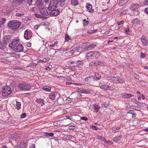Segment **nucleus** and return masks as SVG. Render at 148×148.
I'll return each instance as SVG.
<instances>
[{"label": "nucleus", "mask_w": 148, "mask_h": 148, "mask_svg": "<svg viewBox=\"0 0 148 148\" xmlns=\"http://www.w3.org/2000/svg\"><path fill=\"white\" fill-rule=\"evenodd\" d=\"M81 119L85 121H87L88 120V118L85 117H81Z\"/></svg>", "instance_id": "obj_47"}, {"label": "nucleus", "mask_w": 148, "mask_h": 148, "mask_svg": "<svg viewBox=\"0 0 148 148\" xmlns=\"http://www.w3.org/2000/svg\"><path fill=\"white\" fill-rule=\"evenodd\" d=\"M17 102L16 106H17V108L18 110H19L21 106V103L19 102Z\"/></svg>", "instance_id": "obj_36"}, {"label": "nucleus", "mask_w": 148, "mask_h": 148, "mask_svg": "<svg viewBox=\"0 0 148 148\" xmlns=\"http://www.w3.org/2000/svg\"><path fill=\"white\" fill-rule=\"evenodd\" d=\"M18 39L15 38L14 39L12 42L9 44V46L11 48L15 49L17 45H18Z\"/></svg>", "instance_id": "obj_5"}, {"label": "nucleus", "mask_w": 148, "mask_h": 148, "mask_svg": "<svg viewBox=\"0 0 148 148\" xmlns=\"http://www.w3.org/2000/svg\"><path fill=\"white\" fill-rule=\"evenodd\" d=\"M119 79V77H113L112 81L114 82L117 83L118 82Z\"/></svg>", "instance_id": "obj_28"}, {"label": "nucleus", "mask_w": 148, "mask_h": 148, "mask_svg": "<svg viewBox=\"0 0 148 148\" xmlns=\"http://www.w3.org/2000/svg\"><path fill=\"white\" fill-rule=\"evenodd\" d=\"M60 125L59 123H58V121H56L54 122L53 125L55 126H57Z\"/></svg>", "instance_id": "obj_44"}, {"label": "nucleus", "mask_w": 148, "mask_h": 148, "mask_svg": "<svg viewBox=\"0 0 148 148\" xmlns=\"http://www.w3.org/2000/svg\"><path fill=\"white\" fill-rule=\"evenodd\" d=\"M50 99L52 100L55 99V96L54 93L53 92L51 93L50 94L49 96Z\"/></svg>", "instance_id": "obj_26"}, {"label": "nucleus", "mask_w": 148, "mask_h": 148, "mask_svg": "<svg viewBox=\"0 0 148 148\" xmlns=\"http://www.w3.org/2000/svg\"><path fill=\"white\" fill-rule=\"evenodd\" d=\"M96 45V44H91L89 45H86V47L87 48V50L88 49H91L92 48H94Z\"/></svg>", "instance_id": "obj_19"}, {"label": "nucleus", "mask_w": 148, "mask_h": 148, "mask_svg": "<svg viewBox=\"0 0 148 148\" xmlns=\"http://www.w3.org/2000/svg\"><path fill=\"white\" fill-rule=\"evenodd\" d=\"M35 145L34 144L32 145L29 147V148H35Z\"/></svg>", "instance_id": "obj_62"}, {"label": "nucleus", "mask_w": 148, "mask_h": 148, "mask_svg": "<svg viewBox=\"0 0 148 148\" xmlns=\"http://www.w3.org/2000/svg\"><path fill=\"white\" fill-rule=\"evenodd\" d=\"M45 135L49 136H53L54 135V134L52 133H48L47 132H45Z\"/></svg>", "instance_id": "obj_34"}, {"label": "nucleus", "mask_w": 148, "mask_h": 148, "mask_svg": "<svg viewBox=\"0 0 148 148\" xmlns=\"http://www.w3.org/2000/svg\"><path fill=\"white\" fill-rule=\"evenodd\" d=\"M94 77H95L96 78V79H96V80H99L101 78V75L98 73H95V76Z\"/></svg>", "instance_id": "obj_30"}, {"label": "nucleus", "mask_w": 148, "mask_h": 148, "mask_svg": "<svg viewBox=\"0 0 148 148\" xmlns=\"http://www.w3.org/2000/svg\"><path fill=\"white\" fill-rule=\"evenodd\" d=\"M26 115L25 113H23L21 115V117L22 118H24L25 117Z\"/></svg>", "instance_id": "obj_50"}, {"label": "nucleus", "mask_w": 148, "mask_h": 148, "mask_svg": "<svg viewBox=\"0 0 148 148\" xmlns=\"http://www.w3.org/2000/svg\"><path fill=\"white\" fill-rule=\"evenodd\" d=\"M33 0H27V3L29 5L32 4Z\"/></svg>", "instance_id": "obj_46"}, {"label": "nucleus", "mask_w": 148, "mask_h": 148, "mask_svg": "<svg viewBox=\"0 0 148 148\" xmlns=\"http://www.w3.org/2000/svg\"><path fill=\"white\" fill-rule=\"evenodd\" d=\"M97 139H101L102 140H103L104 139L103 137H102L100 135L97 136Z\"/></svg>", "instance_id": "obj_41"}, {"label": "nucleus", "mask_w": 148, "mask_h": 148, "mask_svg": "<svg viewBox=\"0 0 148 148\" xmlns=\"http://www.w3.org/2000/svg\"><path fill=\"white\" fill-rule=\"evenodd\" d=\"M2 23L3 24L6 20L5 19V18H3L2 19Z\"/></svg>", "instance_id": "obj_61"}, {"label": "nucleus", "mask_w": 148, "mask_h": 148, "mask_svg": "<svg viewBox=\"0 0 148 148\" xmlns=\"http://www.w3.org/2000/svg\"><path fill=\"white\" fill-rule=\"evenodd\" d=\"M122 97L124 98H129L132 97V96H134V95H132L130 94H127V93H124L122 94Z\"/></svg>", "instance_id": "obj_17"}, {"label": "nucleus", "mask_w": 148, "mask_h": 148, "mask_svg": "<svg viewBox=\"0 0 148 148\" xmlns=\"http://www.w3.org/2000/svg\"><path fill=\"white\" fill-rule=\"evenodd\" d=\"M139 7V5L137 4H133L130 7V9L132 11H135L137 12V14H138V8Z\"/></svg>", "instance_id": "obj_10"}, {"label": "nucleus", "mask_w": 148, "mask_h": 148, "mask_svg": "<svg viewBox=\"0 0 148 148\" xmlns=\"http://www.w3.org/2000/svg\"><path fill=\"white\" fill-rule=\"evenodd\" d=\"M36 10V8L35 7H34V8H32L30 10L32 12H34V11Z\"/></svg>", "instance_id": "obj_55"}, {"label": "nucleus", "mask_w": 148, "mask_h": 148, "mask_svg": "<svg viewBox=\"0 0 148 148\" xmlns=\"http://www.w3.org/2000/svg\"><path fill=\"white\" fill-rule=\"evenodd\" d=\"M134 77L136 79H139V76L137 74H134Z\"/></svg>", "instance_id": "obj_49"}, {"label": "nucleus", "mask_w": 148, "mask_h": 148, "mask_svg": "<svg viewBox=\"0 0 148 148\" xmlns=\"http://www.w3.org/2000/svg\"><path fill=\"white\" fill-rule=\"evenodd\" d=\"M89 21L88 20H83V24L84 25L86 26L88 25L89 23Z\"/></svg>", "instance_id": "obj_38"}, {"label": "nucleus", "mask_w": 148, "mask_h": 148, "mask_svg": "<svg viewBox=\"0 0 148 148\" xmlns=\"http://www.w3.org/2000/svg\"><path fill=\"white\" fill-rule=\"evenodd\" d=\"M103 63H101V62L95 60L92 61L90 62L89 63V65L90 66H96L98 65H102V64Z\"/></svg>", "instance_id": "obj_6"}, {"label": "nucleus", "mask_w": 148, "mask_h": 148, "mask_svg": "<svg viewBox=\"0 0 148 148\" xmlns=\"http://www.w3.org/2000/svg\"><path fill=\"white\" fill-rule=\"evenodd\" d=\"M145 12L148 15V7L145 8Z\"/></svg>", "instance_id": "obj_59"}, {"label": "nucleus", "mask_w": 148, "mask_h": 148, "mask_svg": "<svg viewBox=\"0 0 148 148\" xmlns=\"http://www.w3.org/2000/svg\"><path fill=\"white\" fill-rule=\"evenodd\" d=\"M121 135H118L115 137L114 141L116 142L121 140Z\"/></svg>", "instance_id": "obj_23"}, {"label": "nucleus", "mask_w": 148, "mask_h": 148, "mask_svg": "<svg viewBox=\"0 0 148 148\" xmlns=\"http://www.w3.org/2000/svg\"><path fill=\"white\" fill-rule=\"evenodd\" d=\"M71 3L73 5L75 6L78 4L79 1L78 0H71Z\"/></svg>", "instance_id": "obj_24"}, {"label": "nucleus", "mask_w": 148, "mask_h": 148, "mask_svg": "<svg viewBox=\"0 0 148 148\" xmlns=\"http://www.w3.org/2000/svg\"><path fill=\"white\" fill-rule=\"evenodd\" d=\"M70 38V37L67 34H66L65 35V39L66 41H68Z\"/></svg>", "instance_id": "obj_40"}, {"label": "nucleus", "mask_w": 148, "mask_h": 148, "mask_svg": "<svg viewBox=\"0 0 148 148\" xmlns=\"http://www.w3.org/2000/svg\"><path fill=\"white\" fill-rule=\"evenodd\" d=\"M129 1V0H121L119 3L120 6H122L125 4Z\"/></svg>", "instance_id": "obj_20"}, {"label": "nucleus", "mask_w": 148, "mask_h": 148, "mask_svg": "<svg viewBox=\"0 0 148 148\" xmlns=\"http://www.w3.org/2000/svg\"><path fill=\"white\" fill-rule=\"evenodd\" d=\"M113 78V77H107V79L108 80H112Z\"/></svg>", "instance_id": "obj_56"}, {"label": "nucleus", "mask_w": 148, "mask_h": 148, "mask_svg": "<svg viewBox=\"0 0 148 148\" xmlns=\"http://www.w3.org/2000/svg\"><path fill=\"white\" fill-rule=\"evenodd\" d=\"M132 23L135 25H139L140 24V21L139 19L135 18L133 20Z\"/></svg>", "instance_id": "obj_15"}, {"label": "nucleus", "mask_w": 148, "mask_h": 148, "mask_svg": "<svg viewBox=\"0 0 148 148\" xmlns=\"http://www.w3.org/2000/svg\"><path fill=\"white\" fill-rule=\"evenodd\" d=\"M125 33L126 34H129L130 33L129 29V28H125Z\"/></svg>", "instance_id": "obj_45"}, {"label": "nucleus", "mask_w": 148, "mask_h": 148, "mask_svg": "<svg viewBox=\"0 0 148 148\" xmlns=\"http://www.w3.org/2000/svg\"><path fill=\"white\" fill-rule=\"evenodd\" d=\"M143 4L144 5H148V0H146Z\"/></svg>", "instance_id": "obj_53"}, {"label": "nucleus", "mask_w": 148, "mask_h": 148, "mask_svg": "<svg viewBox=\"0 0 148 148\" xmlns=\"http://www.w3.org/2000/svg\"><path fill=\"white\" fill-rule=\"evenodd\" d=\"M26 145L23 143L20 144L18 145L16 148H26Z\"/></svg>", "instance_id": "obj_27"}, {"label": "nucleus", "mask_w": 148, "mask_h": 148, "mask_svg": "<svg viewBox=\"0 0 148 148\" xmlns=\"http://www.w3.org/2000/svg\"><path fill=\"white\" fill-rule=\"evenodd\" d=\"M131 100L133 102L135 103L136 104H137L138 105L140 106V103H139L135 99H132Z\"/></svg>", "instance_id": "obj_32"}, {"label": "nucleus", "mask_w": 148, "mask_h": 148, "mask_svg": "<svg viewBox=\"0 0 148 148\" xmlns=\"http://www.w3.org/2000/svg\"><path fill=\"white\" fill-rule=\"evenodd\" d=\"M55 9H52V10H49L50 11H51V12H49L50 14L54 16L58 15L60 13V11L58 10Z\"/></svg>", "instance_id": "obj_8"}, {"label": "nucleus", "mask_w": 148, "mask_h": 148, "mask_svg": "<svg viewBox=\"0 0 148 148\" xmlns=\"http://www.w3.org/2000/svg\"><path fill=\"white\" fill-rule=\"evenodd\" d=\"M95 79V77L91 75L88 77H87L85 78V80L86 81L91 82L94 81Z\"/></svg>", "instance_id": "obj_14"}, {"label": "nucleus", "mask_w": 148, "mask_h": 148, "mask_svg": "<svg viewBox=\"0 0 148 148\" xmlns=\"http://www.w3.org/2000/svg\"><path fill=\"white\" fill-rule=\"evenodd\" d=\"M82 50V47H81L77 46L73 48L71 51L73 53V52H80Z\"/></svg>", "instance_id": "obj_12"}, {"label": "nucleus", "mask_w": 148, "mask_h": 148, "mask_svg": "<svg viewBox=\"0 0 148 148\" xmlns=\"http://www.w3.org/2000/svg\"><path fill=\"white\" fill-rule=\"evenodd\" d=\"M119 127L115 126L113 127L112 129L113 131L114 132H116L119 131Z\"/></svg>", "instance_id": "obj_31"}, {"label": "nucleus", "mask_w": 148, "mask_h": 148, "mask_svg": "<svg viewBox=\"0 0 148 148\" xmlns=\"http://www.w3.org/2000/svg\"><path fill=\"white\" fill-rule=\"evenodd\" d=\"M2 92L3 96H8L11 93L10 87L8 86H4L2 90Z\"/></svg>", "instance_id": "obj_2"}, {"label": "nucleus", "mask_w": 148, "mask_h": 148, "mask_svg": "<svg viewBox=\"0 0 148 148\" xmlns=\"http://www.w3.org/2000/svg\"><path fill=\"white\" fill-rule=\"evenodd\" d=\"M92 127L93 129L95 130H97L98 129V128L95 126H92Z\"/></svg>", "instance_id": "obj_57"}, {"label": "nucleus", "mask_w": 148, "mask_h": 148, "mask_svg": "<svg viewBox=\"0 0 148 148\" xmlns=\"http://www.w3.org/2000/svg\"><path fill=\"white\" fill-rule=\"evenodd\" d=\"M119 80L118 81H119V83H123L125 82L124 80L121 79L119 77Z\"/></svg>", "instance_id": "obj_43"}, {"label": "nucleus", "mask_w": 148, "mask_h": 148, "mask_svg": "<svg viewBox=\"0 0 148 148\" xmlns=\"http://www.w3.org/2000/svg\"><path fill=\"white\" fill-rule=\"evenodd\" d=\"M36 102L38 103H43V102H44V101H43V100L42 99H37L36 100Z\"/></svg>", "instance_id": "obj_35"}, {"label": "nucleus", "mask_w": 148, "mask_h": 148, "mask_svg": "<svg viewBox=\"0 0 148 148\" xmlns=\"http://www.w3.org/2000/svg\"><path fill=\"white\" fill-rule=\"evenodd\" d=\"M140 56L142 58H144L145 56V54L142 53H141L140 54Z\"/></svg>", "instance_id": "obj_58"}, {"label": "nucleus", "mask_w": 148, "mask_h": 148, "mask_svg": "<svg viewBox=\"0 0 148 148\" xmlns=\"http://www.w3.org/2000/svg\"><path fill=\"white\" fill-rule=\"evenodd\" d=\"M76 127L75 125H71L69 127V128L70 130H73L76 128Z\"/></svg>", "instance_id": "obj_37"}, {"label": "nucleus", "mask_w": 148, "mask_h": 148, "mask_svg": "<svg viewBox=\"0 0 148 148\" xmlns=\"http://www.w3.org/2000/svg\"><path fill=\"white\" fill-rule=\"evenodd\" d=\"M42 89L46 92H50L51 90V88L48 86H45L42 88Z\"/></svg>", "instance_id": "obj_21"}, {"label": "nucleus", "mask_w": 148, "mask_h": 148, "mask_svg": "<svg viewBox=\"0 0 148 148\" xmlns=\"http://www.w3.org/2000/svg\"><path fill=\"white\" fill-rule=\"evenodd\" d=\"M18 88L21 90L28 91L31 88L30 86L26 84H20L18 85Z\"/></svg>", "instance_id": "obj_4"}, {"label": "nucleus", "mask_w": 148, "mask_h": 148, "mask_svg": "<svg viewBox=\"0 0 148 148\" xmlns=\"http://www.w3.org/2000/svg\"><path fill=\"white\" fill-rule=\"evenodd\" d=\"M92 8V6L90 5H88L86 7L87 9L89 10L91 9Z\"/></svg>", "instance_id": "obj_48"}, {"label": "nucleus", "mask_w": 148, "mask_h": 148, "mask_svg": "<svg viewBox=\"0 0 148 148\" xmlns=\"http://www.w3.org/2000/svg\"><path fill=\"white\" fill-rule=\"evenodd\" d=\"M34 15L35 16L37 17V18H44V17L42 16V15H40L39 14H36V13H35L34 14Z\"/></svg>", "instance_id": "obj_33"}, {"label": "nucleus", "mask_w": 148, "mask_h": 148, "mask_svg": "<svg viewBox=\"0 0 148 148\" xmlns=\"http://www.w3.org/2000/svg\"><path fill=\"white\" fill-rule=\"evenodd\" d=\"M127 13V11L126 10H125L122 12L121 13V14H126Z\"/></svg>", "instance_id": "obj_54"}, {"label": "nucleus", "mask_w": 148, "mask_h": 148, "mask_svg": "<svg viewBox=\"0 0 148 148\" xmlns=\"http://www.w3.org/2000/svg\"><path fill=\"white\" fill-rule=\"evenodd\" d=\"M124 22L123 21H121L120 22H119L118 23V25L120 26L121 24L123 25Z\"/></svg>", "instance_id": "obj_51"}, {"label": "nucleus", "mask_w": 148, "mask_h": 148, "mask_svg": "<svg viewBox=\"0 0 148 148\" xmlns=\"http://www.w3.org/2000/svg\"><path fill=\"white\" fill-rule=\"evenodd\" d=\"M58 3V0H50L49 5L48 8V10H51L52 9H56Z\"/></svg>", "instance_id": "obj_3"}, {"label": "nucleus", "mask_w": 148, "mask_h": 148, "mask_svg": "<svg viewBox=\"0 0 148 148\" xmlns=\"http://www.w3.org/2000/svg\"><path fill=\"white\" fill-rule=\"evenodd\" d=\"M36 5L38 8L39 9L43 8L45 7L43 5L42 2L40 0H36L35 3Z\"/></svg>", "instance_id": "obj_7"}, {"label": "nucleus", "mask_w": 148, "mask_h": 148, "mask_svg": "<svg viewBox=\"0 0 148 148\" xmlns=\"http://www.w3.org/2000/svg\"><path fill=\"white\" fill-rule=\"evenodd\" d=\"M21 23L16 21H10L8 24V26L11 28L13 31H16L20 27L21 25Z\"/></svg>", "instance_id": "obj_1"}, {"label": "nucleus", "mask_w": 148, "mask_h": 148, "mask_svg": "<svg viewBox=\"0 0 148 148\" xmlns=\"http://www.w3.org/2000/svg\"><path fill=\"white\" fill-rule=\"evenodd\" d=\"M93 58L95 57V58H97L99 56L100 53L98 51H95L93 52Z\"/></svg>", "instance_id": "obj_18"}, {"label": "nucleus", "mask_w": 148, "mask_h": 148, "mask_svg": "<svg viewBox=\"0 0 148 148\" xmlns=\"http://www.w3.org/2000/svg\"><path fill=\"white\" fill-rule=\"evenodd\" d=\"M83 63V62L82 61L80 60H78L76 62V64L77 66L79 65L82 64Z\"/></svg>", "instance_id": "obj_39"}, {"label": "nucleus", "mask_w": 148, "mask_h": 148, "mask_svg": "<svg viewBox=\"0 0 148 148\" xmlns=\"http://www.w3.org/2000/svg\"><path fill=\"white\" fill-rule=\"evenodd\" d=\"M41 14L42 15L47 16L50 15L49 13L48 12L46 8L45 7L44 8L39 10Z\"/></svg>", "instance_id": "obj_9"}, {"label": "nucleus", "mask_w": 148, "mask_h": 148, "mask_svg": "<svg viewBox=\"0 0 148 148\" xmlns=\"http://www.w3.org/2000/svg\"><path fill=\"white\" fill-rule=\"evenodd\" d=\"M58 42H57V41H56L53 44L54 46H55V45L56 46L58 44Z\"/></svg>", "instance_id": "obj_64"}, {"label": "nucleus", "mask_w": 148, "mask_h": 148, "mask_svg": "<svg viewBox=\"0 0 148 148\" xmlns=\"http://www.w3.org/2000/svg\"><path fill=\"white\" fill-rule=\"evenodd\" d=\"M24 15V13H17L16 14V16H18L21 17Z\"/></svg>", "instance_id": "obj_42"}, {"label": "nucleus", "mask_w": 148, "mask_h": 148, "mask_svg": "<svg viewBox=\"0 0 148 148\" xmlns=\"http://www.w3.org/2000/svg\"><path fill=\"white\" fill-rule=\"evenodd\" d=\"M72 84V82H66V85H70Z\"/></svg>", "instance_id": "obj_63"}, {"label": "nucleus", "mask_w": 148, "mask_h": 148, "mask_svg": "<svg viewBox=\"0 0 148 148\" xmlns=\"http://www.w3.org/2000/svg\"><path fill=\"white\" fill-rule=\"evenodd\" d=\"M47 61V59L45 58L43 59V60H39V62H45Z\"/></svg>", "instance_id": "obj_52"}, {"label": "nucleus", "mask_w": 148, "mask_h": 148, "mask_svg": "<svg viewBox=\"0 0 148 148\" xmlns=\"http://www.w3.org/2000/svg\"><path fill=\"white\" fill-rule=\"evenodd\" d=\"M15 49H16V50L17 51L20 52L23 51V47L22 45L18 44V45H16Z\"/></svg>", "instance_id": "obj_16"}, {"label": "nucleus", "mask_w": 148, "mask_h": 148, "mask_svg": "<svg viewBox=\"0 0 148 148\" xmlns=\"http://www.w3.org/2000/svg\"><path fill=\"white\" fill-rule=\"evenodd\" d=\"M24 37L26 40H28L30 38V37L28 36V33L27 30L25 31L24 36Z\"/></svg>", "instance_id": "obj_22"}, {"label": "nucleus", "mask_w": 148, "mask_h": 148, "mask_svg": "<svg viewBox=\"0 0 148 148\" xmlns=\"http://www.w3.org/2000/svg\"><path fill=\"white\" fill-rule=\"evenodd\" d=\"M101 88L103 89H105V90H113V88H111L110 86L107 84H104L101 85L100 86Z\"/></svg>", "instance_id": "obj_11"}, {"label": "nucleus", "mask_w": 148, "mask_h": 148, "mask_svg": "<svg viewBox=\"0 0 148 148\" xmlns=\"http://www.w3.org/2000/svg\"><path fill=\"white\" fill-rule=\"evenodd\" d=\"M93 107L95 108V109L96 111V112H98L99 111V106L97 104H94L93 105Z\"/></svg>", "instance_id": "obj_29"}, {"label": "nucleus", "mask_w": 148, "mask_h": 148, "mask_svg": "<svg viewBox=\"0 0 148 148\" xmlns=\"http://www.w3.org/2000/svg\"><path fill=\"white\" fill-rule=\"evenodd\" d=\"M93 52H91L89 53H87L86 54V56L88 58L90 57L91 58H93Z\"/></svg>", "instance_id": "obj_25"}, {"label": "nucleus", "mask_w": 148, "mask_h": 148, "mask_svg": "<svg viewBox=\"0 0 148 148\" xmlns=\"http://www.w3.org/2000/svg\"><path fill=\"white\" fill-rule=\"evenodd\" d=\"M141 42L143 43V45L144 46H147L148 42L147 38L145 36H143L141 38Z\"/></svg>", "instance_id": "obj_13"}, {"label": "nucleus", "mask_w": 148, "mask_h": 148, "mask_svg": "<svg viewBox=\"0 0 148 148\" xmlns=\"http://www.w3.org/2000/svg\"><path fill=\"white\" fill-rule=\"evenodd\" d=\"M94 33V31L93 30H89L88 31V33L90 34L92 33Z\"/></svg>", "instance_id": "obj_60"}]
</instances>
